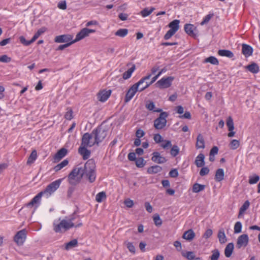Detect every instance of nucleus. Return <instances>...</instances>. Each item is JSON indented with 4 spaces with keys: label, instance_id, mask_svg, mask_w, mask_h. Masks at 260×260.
Instances as JSON below:
<instances>
[{
    "label": "nucleus",
    "instance_id": "f257e3e1",
    "mask_svg": "<svg viewBox=\"0 0 260 260\" xmlns=\"http://www.w3.org/2000/svg\"><path fill=\"white\" fill-rule=\"evenodd\" d=\"M85 175L89 182L92 183L96 179L95 165L92 160H88L83 166L75 167L68 175V180L72 185H76Z\"/></svg>",
    "mask_w": 260,
    "mask_h": 260
},
{
    "label": "nucleus",
    "instance_id": "f03ea898",
    "mask_svg": "<svg viewBox=\"0 0 260 260\" xmlns=\"http://www.w3.org/2000/svg\"><path fill=\"white\" fill-rule=\"evenodd\" d=\"M55 220L53 222V230L56 233H63L72 228H78L82 225L81 219L79 215L74 213L66 217L65 219L60 220Z\"/></svg>",
    "mask_w": 260,
    "mask_h": 260
},
{
    "label": "nucleus",
    "instance_id": "7ed1b4c3",
    "mask_svg": "<svg viewBox=\"0 0 260 260\" xmlns=\"http://www.w3.org/2000/svg\"><path fill=\"white\" fill-rule=\"evenodd\" d=\"M61 181L62 179H59L50 183L44 190L40 192L35 196L29 203L25 205V206L32 207L35 206L36 208H38L40 205L41 198L43 196L45 197L46 198H49L59 188Z\"/></svg>",
    "mask_w": 260,
    "mask_h": 260
},
{
    "label": "nucleus",
    "instance_id": "20e7f679",
    "mask_svg": "<svg viewBox=\"0 0 260 260\" xmlns=\"http://www.w3.org/2000/svg\"><path fill=\"white\" fill-rule=\"evenodd\" d=\"M151 75L148 74V75L141 78L137 83L132 86L126 93L124 99L125 102H128L131 101L137 91H140V86L143 84L146 80L149 79Z\"/></svg>",
    "mask_w": 260,
    "mask_h": 260
},
{
    "label": "nucleus",
    "instance_id": "39448f33",
    "mask_svg": "<svg viewBox=\"0 0 260 260\" xmlns=\"http://www.w3.org/2000/svg\"><path fill=\"white\" fill-rule=\"evenodd\" d=\"M108 131L102 126H98L92 131L96 144L99 145L107 136Z\"/></svg>",
    "mask_w": 260,
    "mask_h": 260
},
{
    "label": "nucleus",
    "instance_id": "423d86ee",
    "mask_svg": "<svg viewBox=\"0 0 260 260\" xmlns=\"http://www.w3.org/2000/svg\"><path fill=\"white\" fill-rule=\"evenodd\" d=\"M168 116V114L166 112H161L158 116L154 121V126L157 129H163L167 124L166 118Z\"/></svg>",
    "mask_w": 260,
    "mask_h": 260
},
{
    "label": "nucleus",
    "instance_id": "0eeeda50",
    "mask_svg": "<svg viewBox=\"0 0 260 260\" xmlns=\"http://www.w3.org/2000/svg\"><path fill=\"white\" fill-rule=\"evenodd\" d=\"M93 137L92 133L89 134L88 133H85L82 137L81 145L85 147H91L96 144L95 141H92V138Z\"/></svg>",
    "mask_w": 260,
    "mask_h": 260
},
{
    "label": "nucleus",
    "instance_id": "6e6552de",
    "mask_svg": "<svg viewBox=\"0 0 260 260\" xmlns=\"http://www.w3.org/2000/svg\"><path fill=\"white\" fill-rule=\"evenodd\" d=\"M174 79L172 76L163 77L156 83V85L160 88H167L171 86Z\"/></svg>",
    "mask_w": 260,
    "mask_h": 260
},
{
    "label": "nucleus",
    "instance_id": "1a4fd4ad",
    "mask_svg": "<svg viewBox=\"0 0 260 260\" xmlns=\"http://www.w3.org/2000/svg\"><path fill=\"white\" fill-rule=\"evenodd\" d=\"M26 238V231L25 229L19 231L17 233L14 238V241L18 245L23 244Z\"/></svg>",
    "mask_w": 260,
    "mask_h": 260
},
{
    "label": "nucleus",
    "instance_id": "9d476101",
    "mask_svg": "<svg viewBox=\"0 0 260 260\" xmlns=\"http://www.w3.org/2000/svg\"><path fill=\"white\" fill-rule=\"evenodd\" d=\"M249 237L247 234H243L238 237L236 243V247L240 249L241 247H245L248 244Z\"/></svg>",
    "mask_w": 260,
    "mask_h": 260
},
{
    "label": "nucleus",
    "instance_id": "9b49d317",
    "mask_svg": "<svg viewBox=\"0 0 260 260\" xmlns=\"http://www.w3.org/2000/svg\"><path fill=\"white\" fill-rule=\"evenodd\" d=\"M152 155L151 160L155 163L162 164L166 162L167 161L166 157L161 155L158 152H153Z\"/></svg>",
    "mask_w": 260,
    "mask_h": 260
},
{
    "label": "nucleus",
    "instance_id": "f8f14e48",
    "mask_svg": "<svg viewBox=\"0 0 260 260\" xmlns=\"http://www.w3.org/2000/svg\"><path fill=\"white\" fill-rule=\"evenodd\" d=\"M73 37L70 35H62L55 37L54 42L57 43H69L72 41Z\"/></svg>",
    "mask_w": 260,
    "mask_h": 260
},
{
    "label": "nucleus",
    "instance_id": "ddd939ff",
    "mask_svg": "<svg viewBox=\"0 0 260 260\" xmlns=\"http://www.w3.org/2000/svg\"><path fill=\"white\" fill-rule=\"evenodd\" d=\"M87 147L80 145L78 149V153L82 156L84 160L88 159L90 156V151L87 149Z\"/></svg>",
    "mask_w": 260,
    "mask_h": 260
},
{
    "label": "nucleus",
    "instance_id": "4468645a",
    "mask_svg": "<svg viewBox=\"0 0 260 260\" xmlns=\"http://www.w3.org/2000/svg\"><path fill=\"white\" fill-rule=\"evenodd\" d=\"M253 48L251 46L246 44L242 45V53L246 57L252 55L253 53Z\"/></svg>",
    "mask_w": 260,
    "mask_h": 260
},
{
    "label": "nucleus",
    "instance_id": "2eb2a0df",
    "mask_svg": "<svg viewBox=\"0 0 260 260\" xmlns=\"http://www.w3.org/2000/svg\"><path fill=\"white\" fill-rule=\"evenodd\" d=\"M111 93V91L109 90H102L98 94V98L99 100L102 102H105L109 98Z\"/></svg>",
    "mask_w": 260,
    "mask_h": 260
},
{
    "label": "nucleus",
    "instance_id": "dca6fc26",
    "mask_svg": "<svg viewBox=\"0 0 260 260\" xmlns=\"http://www.w3.org/2000/svg\"><path fill=\"white\" fill-rule=\"evenodd\" d=\"M88 34L87 31V28H84L79 31L76 36V38L74 40H73L74 43L77 42L86 37L88 36Z\"/></svg>",
    "mask_w": 260,
    "mask_h": 260
},
{
    "label": "nucleus",
    "instance_id": "f3484780",
    "mask_svg": "<svg viewBox=\"0 0 260 260\" xmlns=\"http://www.w3.org/2000/svg\"><path fill=\"white\" fill-rule=\"evenodd\" d=\"M196 147L197 149H204L205 147L204 137L201 134H199L197 138Z\"/></svg>",
    "mask_w": 260,
    "mask_h": 260
},
{
    "label": "nucleus",
    "instance_id": "a211bd4d",
    "mask_svg": "<svg viewBox=\"0 0 260 260\" xmlns=\"http://www.w3.org/2000/svg\"><path fill=\"white\" fill-rule=\"evenodd\" d=\"M67 154V150L66 148H62L60 149L55 154L54 156V159L55 161H59L64 157Z\"/></svg>",
    "mask_w": 260,
    "mask_h": 260
},
{
    "label": "nucleus",
    "instance_id": "6ab92c4d",
    "mask_svg": "<svg viewBox=\"0 0 260 260\" xmlns=\"http://www.w3.org/2000/svg\"><path fill=\"white\" fill-rule=\"evenodd\" d=\"M205 156L203 153H200L196 157L195 164L197 167L200 168L205 165Z\"/></svg>",
    "mask_w": 260,
    "mask_h": 260
},
{
    "label": "nucleus",
    "instance_id": "aec40b11",
    "mask_svg": "<svg viewBox=\"0 0 260 260\" xmlns=\"http://www.w3.org/2000/svg\"><path fill=\"white\" fill-rule=\"evenodd\" d=\"M195 237V233L192 229H189L185 232L182 236V238L188 241L192 240Z\"/></svg>",
    "mask_w": 260,
    "mask_h": 260
},
{
    "label": "nucleus",
    "instance_id": "412c9836",
    "mask_svg": "<svg viewBox=\"0 0 260 260\" xmlns=\"http://www.w3.org/2000/svg\"><path fill=\"white\" fill-rule=\"evenodd\" d=\"M234 245L233 243L228 244L224 249V254L226 257H230L233 252Z\"/></svg>",
    "mask_w": 260,
    "mask_h": 260
},
{
    "label": "nucleus",
    "instance_id": "4be33fe9",
    "mask_svg": "<svg viewBox=\"0 0 260 260\" xmlns=\"http://www.w3.org/2000/svg\"><path fill=\"white\" fill-rule=\"evenodd\" d=\"M179 20H174L169 24V27L170 28V29L176 32L179 28Z\"/></svg>",
    "mask_w": 260,
    "mask_h": 260
},
{
    "label": "nucleus",
    "instance_id": "5701e85b",
    "mask_svg": "<svg viewBox=\"0 0 260 260\" xmlns=\"http://www.w3.org/2000/svg\"><path fill=\"white\" fill-rule=\"evenodd\" d=\"M162 170L161 167L158 165H154L149 167L147 169L148 173L150 174H156Z\"/></svg>",
    "mask_w": 260,
    "mask_h": 260
},
{
    "label": "nucleus",
    "instance_id": "b1692460",
    "mask_svg": "<svg viewBox=\"0 0 260 260\" xmlns=\"http://www.w3.org/2000/svg\"><path fill=\"white\" fill-rule=\"evenodd\" d=\"M218 54L220 56H226L229 58H232L234 56L233 53L231 51L225 49L219 50Z\"/></svg>",
    "mask_w": 260,
    "mask_h": 260
},
{
    "label": "nucleus",
    "instance_id": "393cba45",
    "mask_svg": "<svg viewBox=\"0 0 260 260\" xmlns=\"http://www.w3.org/2000/svg\"><path fill=\"white\" fill-rule=\"evenodd\" d=\"M224 171L222 169H218L216 170L215 179L216 181L220 182L224 179Z\"/></svg>",
    "mask_w": 260,
    "mask_h": 260
},
{
    "label": "nucleus",
    "instance_id": "a878e982",
    "mask_svg": "<svg viewBox=\"0 0 260 260\" xmlns=\"http://www.w3.org/2000/svg\"><path fill=\"white\" fill-rule=\"evenodd\" d=\"M136 70V66L135 64H133L132 67L129 68L127 71L125 72L122 75V78L124 80H127L131 78L132 76V73Z\"/></svg>",
    "mask_w": 260,
    "mask_h": 260
},
{
    "label": "nucleus",
    "instance_id": "bb28decb",
    "mask_svg": "<svg viewBox=\"0 0 260 260\" xmlns=\"http://www.w3.org/2000/svg\"><path fill=\"white\" fill-rule=\"evenodd\" d=\"M246 68L249 72L253 74H256L259 71L258 66L255 63H252L247 66Z\"/></svg>",
    "mask_w": 260,
    "mask_h": 260
},
{
    "label": "nucleus",
    "instance_id": "cd10ccee",
    "mask_svg": "<svg viewBox=\"0 0 260 260\" xmlns=\"http://www.w3.org/2000/svg\"><path fill=\"white\" fill-rule=\"evenodd\" d=\"M194 26L191 24H186L184 25V30L187 34L190 36H194L193 30Z\"/></svg>",
    "mask_w": 260,
    "mask_h": 260
},
{
    "label": "nucleus",
    "instance_id": "c85d7f7f",
    "mask_svg": "<svg viewBox=\"0 0 260 260\" xmlns=\"http://www.w3.org/2000/svg\"><path fill=\"white\" fill-rule=\"evenodd\" d=\"M217 236L221 244L226 242L227 240L223 229H221L219 231Z\"/></svg>",
    "mask_w": 260,
    "mask_h": 260
},
{
    "label": "nucleus",
    "instance_id": "c756f323",
    "mask_svg": "<svg viewBox=\"0 0 260 260\" xmlns=\"http://www.w3.org/2000/svg\"><path fill=\"white\" fill-rule=\"evenodd\" d=\"M250 205V203L248 201H246L244 204L240 207L238 215V218H240V216L244 213V212L249 208Z\"/></svg>",
    "mask_w": 260,
    "mask_h": 260
},
{
    "label": "nucleus",
    "instance_id": "7c9ffc66",
    "mask_svg": "<svg viewBox=\"0 0 260 260\" xmlns=\"http://www.w3.org/2000/svg\"><path fill=\"white\" fill-rule=\"evenodd\" d=\"M37 152L36 150H33L29 156L28 158L27 161V165H30L32 164L37 159Z\"/></svg>",
    "mask_w": 260,
    "mask_h": 260
},
{
    "label": "nucleus",
    "instance_id": "2f4dec72",
    "mask_svg": "<svg viewBox=\"0 0 260 260\" xmlns=\"http://www.w3.org/2000/svg\"><path fill=\"white\" fill-rule=\"evenodd\" d=\"M205 188V185L200 184L199 183H195L192 187V191L195 193H198L203 190Z\"/></svg>",
    "mask_w": 260,
    "mask_h": 260
},
{
    "label": "nucleus",
    "instance_id": "473e14b6",
    "mask_svg": "<svg viewBox=\"0 0 260 260\" xmlns=\"http://www.w3.org/2000/svg\"><path fill=\"white\" fill-rule=\"evenodd\" d=\"M154 10L155 8L154 7H151L150 9L146 8L141 11L140 14L143 17H146L150 15Z\"/></svg>",
    "mask_w": 260,
    "mask_h": 260
},
{
    "label": "nucleus",
    "instance_id": "72a5a7b5",
    "mask_svg": "<svg viewBox=\"0 0 260 260\" xmlns=\"http://www.w3.org/2000/svg\"><path fill=\"white\" fill-rule=\"evenodd\" d=\"M78 245V241L77 239H74L66 243V249L69 250V249L75 247Z\"/></svg>",
    "mask_w": 260,
    "mask_h": 260
},
{
    "label": "nucleus",
    "instance_id": "f704fd0d",
    "mask_svg": "<svg viewBox=\"0 0 260 260\" xmlns=\"http://www.w3.org/2000/svg\"><path fill=\"white\" fill-rule=\"evenodd\" d=\"M128 31V29L126 28H120L116 31L115 35L116 36L123 38L127 35Z\"/></svg>",
    "mask_w": 260,
    "mask_h": 260
},
{
    "label": "nucleus",
    "instance_id": "c9c22d12",
    "mask_svg": "<svg viewBox=\"0 0 260 260\" xmlns=\"http://www.w3.org/2000/svg\"><path fill=\"white\" fill-rule=\"evenodd\" d=\"M259 180V177L257 174H253L249 176L248 183L250 184H254L256 183Z\"/></svg>",
    "mask_w": 260,
    "mask_h": 260
},
{
    "label": "nucleus",
    "instance_id": "e433bc0d",
    "mask_svg": "<svg viewBox=\"0 0 260 260\" xmlns=\"http://www.w3.org/2000/svg\"><path fill=\"white\" fill-rule=\"evenodd\" d=\"M124 244L126 246L127 248L128 249L130 252H131L133 254H135L136 248L132 242L125 241L124 242Z\"/></svg>",
    "mask_w": 260,
    "mask_h": 260
},
{
    "label": "nucleus",
    "instance_id": "4c0bfd02",
    "mask_svg": "<svg viewBox=\"0 0 260 260\" xmlns=\"http://www.w3.org/2000/svg\"><path fill=\"white\" fill-rule=\"evenodd\" d=\"M182 255L186 258L188 260H192L195 258V255L193 252L192 251H187L185 252L182 251L181 252Z\"/></svg>",
    "mask_w": 260,
    "mask_h": 260
},
{
    "label": "nucleus",
    "instance_id": "58836bf2",
    "mask_svg": "<svg viewBox=\"0 0 260 260\" xmlns=\"http://www.w3.org/2000/svg\"><path fill=\"white\" fill-rule=\"evenodd\" d=\"M106 199V194L104 191L98 193L95 197V200L98 203H101L104 200Z\"/></svg>",
    "mask_w": 260,
    "mask_h": 260
},
{
    "label": "nucleus",
    "instance_id": "ea45409f",
    "mask_svg": "<svg viewBox=\"0 0 260 260\" xmlns=\"http://www.w3.org/2000/svg\"><path fill=\"white\" fill-rule=\"evenodd\" d=\"M69 163L67 159H64L59 164L57 165L54 168V170L55 172H57L61 170L62 168L66 166Z\"/></svg>",
    "mask_w": 260,
    "mask_h": 260
},
{
    "label": "nucleus",
    "instance_id": "a19ab883",
    "mask_svg": "<svg viewBox=\"0 0 260 260\" xmlns=\"http://www.w3.org/2000/svg\"><path fill=\"white\" fill-rule=\"evenodd\" d=\"M180 149L176 145L172 146L170 150V154L172 157H176L179 153Z\"/></svg>",
    "mask_w": 260,
    "mask_h": 260
},
{
    "label": "nucleus",
    "instance_id": "79ce46f5",
    "mask_svg": "<svg viewBox=\"0 0 260 260\" xmlns=\"http://www.w3.org/2000/svg\"><path fill=\"white\" fill-rule=\"evenodd\" d=\"M46 31V28L42 27L38 30L32 38V41L35 42L42 34Z\"/></svg>",
    "mask_w": 260,
    "mask_h": 260
},
{
    "label": "nucleus",
    "instance_id": "37998d69",
    "mask_svg": "<svg viewBox=\"0 0 260 260\" xmlns=\"http://www.w3.org/2000/svg\"><path fill=\"white\" fill-rule=\"evenodd\" d=\"M230 147L232 150L237 149L240 146V142L238 140L233 139L230 143Z\"/></svg>",
    "mask_w": 260,
    "mask_h": 260
},
{
    "label": "nucleus",
    "instance_id": "c03bdc74",
    "mask_svg": "<svg viewBox=\"0 0 260 260\" xmlns=\"http://www.w3.org/2000/svg\"><path fill=\"white\" fill-rule=\"evenodd\" d=\"M205 62H210V63L214 65H217L219 63L218 59L214 56H210L205 59Z\"/></svg>",
    "mask_w": 260,
    "mask_h": 260
},
{
    "label": "nucleus",
    "instance_id": "a18cd8bd",
    "mask_svg": "<svg viewBox=\"0 0 260 260\" xmlns=\"http://www.w3.org/2000/svg\"><path fill=\"white\" fill-rule=\"evenodd\" d=\"M226 125L229 131H232L234 129V122L232 118L230 116L228 118L226 121Z\"/></svg>",
    "mask_w": 260,
    "mask_h": 260
},
{
    "label": "nucleus",
    "instance_id": "49530a36",
    "mask_svg": "<svg viewBox=\"0 0 260 260\" xmlns=\"http://www.w3.org/2000/svg\"><path fill=\"white\" fill-rule=\"evenodd\" d=\"M220 253L218 249H214L212 251V254L210 258L211 260H218Z\"/></svg>",
    "mask_w": 260,
    "mask_h": 260
},
{
    "label": "nucleus",
    "instance_id": "de8ad7c7",
    "mask_svg": "<svg viewBox=\"0 0 260 260\" xmlns=\"http://www.w3.org/2000/svg\"><path fill=\"white\" fill-rule=\"evenodd\" d=\"M136 165L138 168L143 167L146 164V161L144 160L143 157H139L135 160Z\"/></svg>",
    "mask_w": 260,
    "mask_h": 260
},
{
    "label": "nucleus",
    "instance_id": "09e8293b",
    "mask_svg": "<svg viewBox=\"0 0 260 260\" xmlns=\"http://www.w3.org/2000/svg\"><path fill=\"white\" fill-rule=\"evenodd\" d=\"M242 228V223L240 221H237L235 223L234 225V233L238 234L241 232Z\"/></svg>",
    "mask_w": 260,
    "mask_h": 260
},
{
    "label": "nucleus",
    "instance_id": "8fccbe9b",
    "mask_svg": "<svg viewBox=\"0 0 260 260\" xmlns=\"http://www.w3.org/2000/svg\"><path fill=\"white\" fill-rule=\"evenodd\" d=\"M213 13H210L207 15L203 19V21L201 22V25H204L208 23L211 19L213 17Z\"/></svg>",
    "mask_w": 260,
    "mask_h": 260
},
{
    "label": "nucleus",
    "instance_id": "3c124183",
    "mask_svg": "<svg viewBox=\"0 0 260 260\" xmlns=\"http://www.w3.org/2000/svg\"><path fill=\"white\" fill-rule=\"evenodd\" d=\"M162 142V143L161 144L160 146L165 149H168L172 147V143L170 140H164Z\"/></svg>",
    "mask_w": 260,
    "mask_h": 260
},
{
    "label": "nucleus",
    "instance_id": "603ef678",
    "mask_svg": "<svg viewBox=\"0 0 260 260\" xmlns=\"http://www.w3.org/2000/svg\"><path fill=\"white\" fill-rule=\"evenodd\" d=\"M19 41L22 44L25 46H29L31 43L34 42L32 41V39L29 41H27L23 36H20L19 37Z\"/></svg>",
    "mask_w": 260,
    "mask_h": 260
},
{
    "label": "nucleus",
    "instance_id": "864d4df0",
    "mask_svg": "<svg viewBox=\"0 0 260 260\" xmlns=\"http://www.w3.org/2000/svg\"><path fill=\"white\" fill-rule=\"evenodd\" d=\"M153 221L156 226H160L162 224V221L158 215H155L153 216Z\"/></svg>",
    "mask_w": 260,
    "mask_h": 260
},
{
    "label": "nucleus",
    "instance_id": "5fc2aeb1",
    "mask_svg": "<svg viewBox=\"0 0 260 260\" xmlns=\"http://www.w3.org/2000/svg\"><path fill=\"white\" fill-rule=\"evenodd\" d=\"M74 43L73 41L69 42V43H66L64 44H63V45H59L57 48L56 49V51H58V50H63L64 49L68 47L69 46H70V45H71L72 44H73Z\"/></svg>",
    "mask_w": 260,
    "mask_h": 260
},
{
    "label": "nucleus",
    "instance_id": "6e6d98bb",
    "mask_svg": "<svg viewBox=\"0 0 260 260\" xmlns=\"http://www.w3.org/2000/svg\"><path fill=\"white\" fill-rule=\"evenodd\" d=\"M153 139L156 143H160L164 141L162 137L159 134H155L153 137Z\"/></svg>",
    "mask_w": 260,
    "mask_h": 260
},
{
    "label": "nucleus",
    "instance_id": "4d7b16f0",
    "mask_svg": "<svg viewBox=\"0 0 260 260\" xmlns=\"http://www.w3.org/2000/svg\"><path fill=\"white\" fill-rule=\"evenodd\" d=\"M176 32L169 29L164 36V39L167 40L170 39Z\"/></svg>",
    "mask_w": 260,
    "mask_h": 260
},
{
    "label": "nucleus",
    "instance_id": "13d9d810",
    "mask_svg": "<svg viewBox=\"0 0 260 260\" xmlns=\"http://www.w3.org/2000/svg\"><path fill=\"white\" fill-rule=\"evenodd\" d=\"M73 111L72 109H69L64 115V118L67 120H71L73 118Z\"/></svg>",
    "mask_w": 260,
    "mask_h": 260
},
{
    "label": "nucleus",
    "instance_id": "bf43d9fd",
    "mask_svg": "<svg viewBox=\"0 0 260 260\" xmlns=\"http://www.w3.org/2000/svg\"><path fill=\"white\" fill-rule=\"evenodd\" d=\"M209 172V169L207 167H203L200 171V175L201 176H204L207 175Z\"/></svg>",
    "mask_w": 260,
    "mask_h": 260
},
{
    "label": "nucleus",
    "instance_id": "052dcab7",
    "mask_svg": "<svg viewBox=\"0 0 260 260\" xmlns=\"http://www.w3.org/2000/svg\"><path fill=\"white\" fill-rule=\"evenodd\" d=\"M11 59L6 55H3L0 56V61L2 62H9L11 61Z\"/></svg>",
    "mask_w": 260,
    "mask_h": 260
},
{
    "label": "nucleus",
    "instance_id": "680f3d73",
    "mask_svg": "<svg viewBox=\"0 0 260 260\" xmlns=\"http://www.w3.org/2000/svg\"><path fill=\"white\" fill-rule=\"evenodd\" d=\"M146 107L150 111H153L155 108V104L153 102L150 101L146 104Z\"/></svg>",
    "mask_w": 260,
    "mask_h": 260
},
{
    "label": "nucleus",
    "instance_id": "e2e57ef3",
    "mask_svg": "<svg viewBox=\"0 0 260 260\" xmlns=\"http://www.w3.org/2000/svg\"><path fill=\"white\" fill-rule=\"evenodd\" d=\"M213 234L212 230L211 229H208L206 231L205 233L203 235V238L205 239H208Z\"/></svg>",
    "mask_w": 260,
    "mask_h": 260
},
{
    "label": "nucleus",
    "instance_id": "0e129e2a",
    "mask_svg": "<svg viewBox=\"0 0 260 260\" xmlns=\"http://www.w3.org/2000/svg\"><path fill=\"white\" fill-rule=\"evenodd\" d=\"M169 175L173 178H176L178 176V172L176 169L171 170L169 172Z\"/></svg>",
    "mask_w": 260,
    "mask_h": 260
},
{
    "label": "nucleus",
    "instance_id": "69168bd1",
    "mask_svg": "<svg viewBox=\"0 0 260 260\" xmlns=\"http://www.w3.org/2000/svg\"><path fill=\"white\" fill-rule=\"evenodd\" d=\"M144 205H145V208L146 211L148 213H150L152 212L153 208L149 202H145Z\"/></svg>",
    "mask_w": 260,
    "mask_h": 260
},
{
    "label": "nucleus",
    "instance_id": "338daca9",
    "mask_svg": "<svg viewBox=\"0 0 260 260\" xmlns=\"http://www.w3.org/2000/svg\"><path fill=\"white\" fill-rule=\"evenodd\" d=\"M57 7L61 10H65L67 8V4L65 1H62L58 3Z\"/></svg>",
    "mask_w": 260,
    "mask_h": 260
},
{
    "label": "nucleus",
    "instance_id": "774afa93",
    "mask_svg": "<svg viewBox=\"0 0 260 260\" xmlns=\"http://www.w3.org/2000/svg\"><path fill=\"white\" fill-rule=\"evenodd\" d=\"M125 205L128 208H132L134 205V202L131 199H126L124 201Z\"/></svg>",
    "mask_w": 260,
    "mask_h": 260
}]
</instances>
